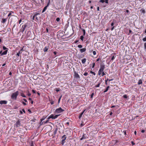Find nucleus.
Masks as SVG:
<instances>
[{
  "label": "nucleus",
  "instance_id": "48",
  "mask_svg": "<svg viewBox=\"0 0 146 146\" xmlns=\"http://www.w3.org/2000/svg\"><path fill=\"white\" fill-rule=\"evenodd\" d=\"M32 91L33 93H35L36 91L34 90H32Z\"/></svg>",
  "mask_w": 146,
  "mask_h": 146
},
{
  "label": "nucleus",
  "instance_id": "1",
  "mask_svg": "<svg viewBox=\"0 0 146 146\" xmlns=\"http://www.w3.org/2000/svg\"><path fill=\"white\" fill-rule=\"evenodd\" d=\"M105 68V66L104 65H101L100 66V68L98 72V74L99 76H100L102 73L104 71V70Z\"/></svg>",
  "mask_w": 146,
  "mask_h": 146
},
{
  "label": "nucleus",
  "instance_id": "39",
  "mask_svg": "<svg viewBox=\"0 0 146 146\" xmlns=\"http://www.w3.org/2000/svg\"><path fill=\"white\" fill-rule=\"evenodd\" d=\"M86 138L85 137H84V135H83L82 137L80 139L81 140H82L83 139H85Z\"/></svg>",
  "mask_w": 146,
  "mask_h": 146
},
{
  "label": "nucleus",
  "instance_id": "33",
  "mask_svg": "<svg viewBox=\"0 0 146 146\" xmlns=\"http://www.w3.org/2000/svg\"><path fill=\"white\" fill-rule=\"evenodd\" d=\"M62 97V95H61L60 96L59 98V99H58V103H60V100H61V99Z\"/></svg>",
  "mask_w": 146,
  "mask_h": 146
},
{
  "label": "nucleus",
  "instance_id": "60",
  "mask_svg": "<svg viewBox=\"0 0 146 146\" xmlns=\"http://www.w3.org/2000/svg\"><path fill=\"white\" fill-rule=\"evenodd\" d=\"M23 100L25 101V102H27V100L26 99H23Z\"/></svg>",
  "mask_w": 146,
  "mask_h": 146
},
{
  "label": "nucleus",
  "instance_id": "6",
  "mask_svg": "<svg viewBox=\"0 0 146 146\" xmlns=\"http://www.w3.org/2000/svg\"><path fill=\"white\" fill-rule=\"evenodd\" d=\"M27 26V25L26 23L24 25H23L21 29V31L23 33L25 30V29Z\"/></svg>",
  "mask_w": 146,
  "mask_h": 146
},
{
  "label": "nucleus",
  "instance_id": "31",
  "mask_svg": "<svg viewBox=\"0 0 146 146\" xmlns=\"http://www.w3.org/2000/svg\"><path fill=\"white\" fill-rule=\"evenodd\" d=\"M65 140L64 139H62V141H61V144L63 145L64 144V143H65Z\"/></svg>",
  "mask_w": 146,
  "mask_h": 146
},
{
  "label": "nucleus",
  "instance_id": "29",
  "mask_svg": "<svg viewBox=\"0 0 146 146\" xmlns=\"http://www.w3.org/2000/svg\"><path fill=\"white\" fill-rule=\"evenodd\" d=\"M21 96L22 97H24V98H26V96L25 95L24 93H21Z\"/></svg>",
  "mask_w": 146,
  "mask_h": 146
},
{
  "label": "nucleus",
  "instance_id": "34",
  "mask_svg": "<svg viewBox=\"0 0 146 146\" xmlns=\"http://www.w3.org/2000/svg\"><path fill=\"white\" fill-rule=\"evenodd\" d=\"M94 94V93H92L90 95V98L92 99L93 98V96Z\"/></svg>",
  "mask_w": 146,
  "mask_h": 146
},
{
  "label": "nucleus",
  "instance_id": "2",
  "mask_svg": "<svg viewBox=\"0 0 146 146\" xmlns=\"http://www.w3.org/2000/svg\"><path fill=\"white\" fill-rule=\"evenodd\" d=\"M19 94V92L18 91H17L14 93H13L11 96V98L13 99L16 100Z\"/></svg>",
  "mask_w": 146,
  "mask_h": 146
},
{
  "label": "nucleus",
  "instance_id": "55",
  "mask_svg": "<svg viewBox=\"0 0 146 146\" xmlns=\"http://www.w3.org/2000/svg\"><path fill=\"white\" fill-rule=\"evenodd\" d=\"M21 21H22V19H20L19 21V24H20L21 22Z\"/></svg>",
  "mask_w": 146,
  "mask_h": 146
},
{
  "label": "nucleus",
  "instance_id": "10",
  "mask_svg": "<svg viewBox=\"0 0 146 146\" xmlns=\"http://www.w3.org/2000/svg\"><path fill=\"white\" fill-rule=\"evenodd\" d=\"M40 14L39 13H36L33 16V20L36 17V19L37 20H38V17H36L38 15H39Z\"/></svg>",
  "mask_w": 146,
  "mask_h": 146
},
{
  "label": "nucleus",
  "instance_id": "14",
  "mask_svg": "<svg viewBox=\"0 0 146 146\" xmlns=\"http://www.w3.org/2000/svg\"><path fill=\"white\" fill-rule=\"evenodd\" d=\"M12 13H14V12L13 11H11L10 12V13L9 14L8 16V17H9V19L10 18V16H13V15H12Z\"/></svg>",
  "mask_w": 146,
  "mask_h": 146
},
{
  "label": "nucleus",
  "instance_id": "37",
  "mask_svg": "<svg viewBox=\"0 0 146 146\" xmlns=\"http://www.w3.org/2000/svg\"><path fill=\"white\" fill-rule=\"evenodd\" d=\"M30 146H34V143L33 142V141H32L31 142V143L30 144Z\"/></svg>",
  "mask_w": 146,
  "mask_h": 146
},
{
  "label": "nucleus",
  "instance_id": "50",
  "mask_svg": "<svg viewBox=\"0 0 146 146\" xmlns=\"http://www.w3.org/2000/svg\"><path fill=\"white\" fill-rule=\"evenodd\" d=\"M131 143L132 144V145H135V143L133 141H131Z\"/></svg>",
  "mask_w": 146,
  "mask_h": 146
},
{
  "label": "nucleus",
  "instance_id": "21",
  "mask_svg": "<svg viewBox=\"0 0 146 146\" xmlns=\"http://www.w3.org/2000/svg\"><path fill=\"white\" fill-rule=\"evenodd\" d=\"M142 81L141 80H139L138 82V85H140L142 84Z\"/></svg>",
  "mask_w": 146,
  "mask_h": 146
},
{
  "label": "nucleus",
  "instance_id": "23",
  "mask_svg": "<svg viewBox=\"0 0 146 146\" xmlns=\"http://www.w3.org/2000/svg\"><path fill=\"white\" fill-rule=\"evenodd\" d=\"M22 53V52H21V51H19V52H18L16 55V56H19L20 54H21Z\"/></svg>",
  "mask_w": 146,
  "mask_h": 146
},
{
  "label": "nucleus",
  "instance_id": "58",
  "mask_svg": "<svg viewBox=\"0 0 146 146\" xmlns=\"http://www.w3.org/2000/svg\"><path fill=\"white\" fill-rule=\"evenodd\" d=\"M2 53H3V52H2V50H1V51H0V54L2 56Z\"/></svg>",
  "mask_w": 146,
  "mask_h": 146
},
{
  "label": "nucleus",
  "instance_id": "42",
  "mask_svg": "<svg viewBox=\"0 0 146 146\" xmlns=\"http://www.w3.org/2000/svg\"><path fill=\"white\" fill-rule=\"evenodd\" d=\"M78 46L79 48H82V46L81 44L78 45Z\"/></svg>",
  "mask_w": 146,
  "mask_h": 146
},
{
  "label": "nucleus",
  "instance_id": "26",
  "mask_svg": "<svg viewBox=\"0 0 146 146\" xmlns=\"http://www.w3.org/2000/svg\"><path fill=\"white\" fill-rule=\"evenodd\" d=\"M49 101L50 102V103L51 105H53L54 104V102L52 100H49Z\"/></svg>",
  "mask_w": 146,
  "mask_h": 146
},
{
  "label": "nucleus",
  "instance_id": "12",
  "mask_svg": "<svg viewBox=\"0 0 146 146\" xmlns=\"http://www.w3.org/2000/svg\"><path fill=\"white\" fill-rule=\"evenodd\" d=\"M86 49L85 48H83L80 49V52L81 53H83L86 51Z\"/></svg>",
  "mask_w": 146,
  "mask_h": 146
},
{
  "label": "nucleus",
  "instance_id": "11",
  "mask_svg": "<svg viewBox=\"0 0 146 146\" xmlns=\"http://www.w3.org/2000/svg\"><path fill=\"white\" fill-rule=\"evenodd\" d=\"M100 2L102 3H103L104 2L106 3H108V0H100L99 1Z\"/></svg>",
  "mask_w": 146,
  "mask_h": 146
},
{
  "label": "nucleus",
  "instance_id": "44",
  "mask_svg": "<svg viewBox=\"0 0 146 146\" xmlns=\"http://www.w3.org/2000/svg\"><path fill=\"white\" fill-rule=\"evenodd\" d=\"M143 41H146V36H145V38H144L143 39Z\"/></svg>",
  "mask_w": 146,
  "mask_h": 146
},
{
  "label": "nucleus",
  "instance_id": "46",
  "mask_svg": "<svg viewBox=\"0 0 146 146\" xmlns=\"http://www.w3.org/2000/svg\"><path fill=\"white\" fill-rule=\"evenodd\" d=\"M88 75V73L87 72H85L84 74V75L85 76H87Z\"/></svg>",
  "mask_w": 146,
  "mask_h": 146
},
{
  "label": "nucleus",
  "instance_id": "13",
  "mask_svg": "<svg viewBox=\"0 0 146 146\" xmlns=\"http://www.w3.org/2000/svg\"><path fill=\"white\" fill-rule=\"evenodd\" d=\"M49 48L48 46H46L43 49L44 52H47Z\"/></svg>",
  "mask_w": 146,
  "mask_h": 146
},
{
  "label": "nucleus",
  "instance_id": "30",
  "mask_svg": "<svg viewBox=\"0 0 146 146\" xmlns=\"http://www.w3.org/2000/svg\"><path fill=\"white\" fill-rule=\"evenodd\" d=\"M3 49L4 50H8V49L7 48V47H5V46H3Z\"/></svg>",
  "mask_w": 146,
  "mask_h": 146
},
{
  "label": "nucleus",
  "instance_id": "16",
  "mask_svg": "<svg viewBox=\"0 0 146 146\" xmlns=\"http://www.w3.org/2000/svg\"><path fill=\"white\" fill-rule=\"evenodd\" d=\"M7 18L3 19L1 21V23H4L6 22L7 20Z\"/></svg>",
  "mask_w": 146,
  "mask_h": 146
},
{
  "label": "nucleus",
  "instance_id": "36",
  "mask_svg": "<svg viewBox=\"0 0 146 146\" xmlns=\"http://www.w3.org/2000/svg\"><path fill=\"white\" fill-rule=\"evenodd\" d=\"M90 73L92 74H93L94 76H95L96 75V74L93 72L91 71L90 72Z\"/></svg>",
  "mask_w": 146,
  "mask_h": 146
},
{
  "label": "nucleus",
  "instance_id": "45",
  "mask_svg": "<svg viewBox=\"0 0 146 146\" xmlns=\"http://www.w3.org/2000/svg\"><path fill=\"white\" fill-rule=\"evenodd\" d=\"M108 80H109V79L108 78H107L106 80H105V84L106 85L107 84V81Z\"/></svg>",
  "mask_w": 146,
  "mask_h": 146
},
{
  "label": "nucleus",
  "instance_id": "49",
  "mask_svg": "<svg viewBox=\"0 0 146 146\" xmlns=\"http://www.w3.org/2000/svg\"><path fill=\"white\" fill-rule=\"evenodd\" d=\"M102 76L106 74L104 72V71H103L102 73Z\"/></svg>",
  "mask_w": 146,
  "mask_h": 146
},
{
  "label": "nucleus",
  "instance_id": "47",
  "mask_svg": "<svg viewBox=\"0 0 146 146\" xmlns=\"http://www.w3.org/2000/svg\"><path fill=\"white\" fill-rule=\"evenodd\" d=\"M93 53L94 55H95L96 54V52L95 51H93Z\"/></svg>",
  "mask_w": 146,
  "mask_h": 146
},
{
  "label": "nucleus",
  "instance_id": "28",
  "mask_svg": "<svg viewBox=\"0 0 146 146\" xmlns=\"http://www.w3.org/2000/svg\"><path fill=\"white\" fill-rule=\"evenodd\" d=\"M83 32V35L84 36H85V34H86V31H85V29H82Z\"/></svg>",
  "mask_w": 146,
  "mask_h": 146
},
{
  "label": "nucleus",
  "instance_id": "22",
  "mask_svg": "<svg viewBox=\"0 0 146 146\" xmlns=\"http://www.w3.org/2000/svg\"><path fill=\"white\" fill-rule=\"evenodd\" d=\"M66 138V136L65 135H64L62 137V139L65 140Z\"/></svg>",
  "mask_w": 146,
  "mask_h": 146
},
{
  "label": "nucleus",
  "instance_id": "57",
  "mask_svg": "<svg viewBox=\"0 0 146 146\" xmlns=\"http://www.w3.org/2000/svg\"><path fill=\"white\" fill-rule=\"evenodd\" d=\"M22 110L23 111L24 113H25V110L24 109H23Z\"/></svg>",
  "mask_w": 146,
  "mask_h": 146
},
{
  "label": "nucleus",
  "instance_id": "43",
  "mask_svg": "<svg viewBox=\"0 0 146 146\" xmlns=\"http://www.w3.org/2000/svg\"><path fill=\"white\" fill-rule=\"evenodd\" d=\"M115 57L114 56H113L112 58H111V60H113L115 59Z\"/></svg>",
  "mask_w": 146,
  "mask_h": 146
},
{
  "label": "nucleus",
  "instance_id": "9",
  "mask_svg": "<svg viewBox=\"0 0 146 146\" xmlns=\"http://www.w3.org/2000/svg\"><path fill=\"white\" fill-rule=\"evenodd\" d=\"M7 103V101L5 100H1L0 101V104L2 105L3 104H5Z\"/></svg>",
  "mask_w": 146,
  "mask_h": 146
},
{
  "label": "nucleus",
  "instance_id": "53",
  "mask_svg": "<svg viewBox=\"0 0 146 146\" xmlns=\"http://www.w3.org/2000/svg\"><path fill=\"white\" fill-rule=\"evenodd\" d=\"M57 129H56L54 131V134H55L56 133V132H57Z\"/></svg>",
  "mask_w": 146,
  "mask_h": 146
},
{
  "label": "nucleus",
  "instance_id": "25",
  "mask_svg": "<svg viewBox=\"0 0 146 146\" xmlns=\"http://www.w3.org/2000/svg\"><path fill=\"white\" fill-rule=\"evenodd\" d=\"M86 61V58H84L82 60V63L83 64H84L85 63Z\"/></svg>",
  "mask_w": 146,
  "mask_h": 146
},
{
  "label": "nucleus",
  "instance_id": "41",
  "mask_svg": "<svg viewBox=\"0 0 146 146\" xmlns=\"http://www.w3.org/2000/svg\"><path fill=\"white\" fill-rule=\"evenodd\" d=\"M95 63L94 62L92 64V68H94L95 66Z\"/></svg>",
  "mask_w": 146,
  "mask_h": 146
},
{
  "label": "nucleus",
  "instance_id": "27",
  "mask_svg": "<svg viewBox=\"0 0 146 146\" xmlns=\"http://www.w3.org/2000/svg\"><path fill=\"white\" fill-rule=\"evenodd\" d=\"M100 84V82L98 84L96 85L95 86V87L96 88L99 87Z\"/></svg>",
  "mask_w": 146,
  "mask_h": 146
},
{
  "label": "nucleus",
  "instance_id": "59",
  "mask_svg": "<svg viewBox=\"0 0 146 146\" xmlns=\"http://www.w3.org/2000/svg\"><path fill=\"white\" fill-rule=\"evenodd\" d=\"M53 53L55 55H56L57 54V52L56 51H54L53 52Z\"/></svg>",
  "mask_w": 146,
  "mask_h": 146
},
{
  "label": "nucleus",
  "instance_id": "19",
  "mask_svg": "<svg viewBox=\"0 0 146 146\" xmlns=\"http://www.w3.org/2000/svg\"><path fill=\"white\" fill-rule=\"evenodd\" d=\"M49 120V119H48L46 121H43L42 122V123L40 124L41 125H42L43 124H45L46 123H47L48 122Z\"/></svg>",
  "mask_w": 146,
  "mask_h": 146
},
{
  "label": "nucleus",
  "instance_id": "24",
  "mask_svg": "<svg viewBox=\"0 0 146 146\" xmlns=\"http://www.w3.org/2000/svg\"><path fill=\"white\" fill-rule=\"evenodd\" d=\"M113 141L115 142V144H116L117 143L119 142V141L118 140H113Z\"/></svg>",
  "mask_w": 146,
  "mask_h": 146
},
{
  "label": "nucleus",
  "instance_id": "51",
  "mask_svg": "<svg viewBox=\"0 0 146 146\" xmlns=\"http://www.w3.org/2000/svg\"><path fill=\"white\" fill-rule=\"evenodd\" d=\"M31 95V94L29 92H28V94H27L28 96H30Z\"/></svg>",
  "mask_w": 146,
  "mask_h": 146
},
{
  "label": "nucleus",
  "instance_id": "5",
  "mask_svg": "<svg viewBox=\"0 0 146 146\" xmlns=\"http://www.w3.org/2000/svg\"><path fill=\"white\" fill-rule=\"evenodd\" d=\"M74 78L76 79H80V77L78 74L75 71H74Z\"/></svg>",
  "mask_w": 146,
  "mask_h": 146
},
{
  "label": "nucleus",
  "instance_id": "20",
  "mask_svg": "<svg viewBox=\"0 0 146 146\" xmlns=\"http://www.w3.org/2000/svg\"><path fill=\"white\" fill-rule=\"evenodd\" d=\"M110 86H108L106 87V90H105L104 91V93H105V92H107V91H108V90L109 89V88H110Z\"/></svg>",
  "mask_w": 146,
  "mask_h": 146
},
{
  "label": "nucleus",
  "instance_id": "4",
  "mask_svg": "<svg viewBox=\"0 0 146 146\" xmlns=\"http://www.w3.org/2000/svg\"><path fill=\"white\" fill-rule=\"evenodd\" d=\"M64 111V110L62 109L60 107L56 109L55 112L57 113H61Z\"/></svg>",
  "mask_w": 146,
  "mask_h": 146
},
{
  "label": "nucleus",
  "instance_id": "52",
  "mask_svg": "<svg viewBox=\"0 0 146 146\" xmlns=\"http://www.w3.org/2000/svg\"><path fill=\"white\" fill-rule=\"evenodd\" d=\"M22 103H23V104L24 105H26V104L24 102H22Z\"/></svg>",
  "mask_w": 146,
  "mask_h": 146
},
{
  "label": "nucleus",
  "instance_id": "38",
  "mask_svg": "<svg viewBox=\"0 0 146 146\" xmlns=\"http://www.w3.org/2000/svg\"><path fill=\"white\" fill-rule=\"evenodd\" d=\"M123 97L125 98H127V96L126 94H125V95H123Z\"/></svg>",
  "mask_w": 146,
  "mask_h": 146
},
{
  "label": "nucleus",
  "instance_id": "35",
  "mask_svg": "<svg viewBox=\"0 0 146 146\" xmlns=\"http://www.w3.org/2000/svg\"><path fill=\"white\" fill-rule=\"evenodd\" d=\"M46 117H43L42 118H41V119H40V120H41V123H42V121H43V120H44L45 118Z\"/></svg>",
  "mask_w": 146,
  "mask_h": 146
},
{
  "label": "nucleus",
  "instance_id": "3",
  "mask_svg": "<svg viewBox=\"0 0 146 146\" xmlns=\"http://www.w3.org/2000/svg\"><path fill=\"white\" fill-rule=\"evenodd\" d=\"M59 115H56L54 116V115L52 114L47 118V119H49L50 118L55 119L57 118V117Z\"/></svg>",
  "mask_w": 146,
  "mask_h": 146
},
{
  "label": "nucleus",
  "instance_id": "56",
  "mask_svg": "<svg viewBox=\"0 0 146 146\" xmlns=\"http://www.w3.org/2000/svg\"><path fill=\"white\" fill-rule=\"evenodd\" d=\"M56 91L57 92H58V91H59V89H58L56 88Z\"/></svg>",
  "mask_w": 146,
  "mask_h": 146
},
{
  "label": "nucleus",
  "instance_id": "40",
  "mask_svg": "<svg viewBox=\"0 0 146 146\" xmlns=\"http://www.w3.org/2000/svg\"><path fill=\"white\" fill-rule=\"evenodd\" d=\"M60 18L58 17L56 19V20L57 22H59V21H60Z\"/></svg>",
  "mask_w": 146,
  "mask_h": 146
},
{
  "label": "nucleus",
  "instance_id": "15",
  "mask_svg": "<svg viewBox=\"0 0 146 146\" xmlns=\"http://www.w3.org/2000/svg\"><path fill=\"white\" fill-rule=\"evenodd\" d=\"M86 109H85V110H84V111L82 112L80 114V115H79V119H80V118L81 117H82V115L83 114L84 112L86 110Z\"/></svg>",
  "mask_w": 146,
  "mask_h": 146
},
{
  "label": "nucleus",
  "instance_id": "18",
  "mask_svg": "<svg viewBox=\"0 0 146 146\" xmlns=\"http://www.w3.org/2000/svg\"><path fill=\"white\" fill-rule=\"evenodd\" d=\"M140 11L141 13H143V14H144L145 13V10L143 9H141L140 10Z\"/></svg>",
  "mask_w": 146,
  "mask_h": 146
},
{
  "label": "nucleus",
  "instance_id": "63",
  "mask_svg": "<svg viewBox=\"0 0 146 146\" xmlns=\"http://www.w3.org/2000/svg\"><path fill=\"white\" fill-rule=\"evenodd\" d=\"M141 132L142 133H143L145 132V130H142L141 131Z\"/></svg>",
  "mask_w": 146,
  "mask_h": 146
},
{
  "label": "nucleus",
  "instance_id": "54",
  "mask_svg": "<svg viewBox=\"0 0 146 146\" xmlns=\"http://www.w3.org/2000/svg\"><path fill=\"white\" fill-rule=\"evenodd\" d=\"M123 133H124V134L125 135H126V131H123Z\"/></svg>",
  "mask_w": 146,
  "mask_h": 146
},
{
  "label": "nucleus",
  "instance_id": "64",
  "mask_svg": "<svg viewBox=\"0 0 146 146\" xmlns=\"http://www.w3.org/2000/svg\"><path fill=\"white\" fill-rule=\"evenodd\" d=\"M46 33H48V29L47 28L46 29Z\"/></svg>",
  "mask_w": 146,
  "mask_h": 146
},
{
  "label": "nucleus",
  "instance_id": "7",
  "mask_svg": "<svg viewBox=\"0 0 146 146\" xmlns=\"http://www.w3.org/2000/svg\"><path fill=\"white\" fill-rule=\"evenodd\" d=\"M15 126L16 127H19L21 125L20 121L19 120H18L16 123Z\"/></svg>",
  "mask_w": 146,
  "mask_h": 146
},
{
  "label": "nucleus",
  "instance_id": "61",
  "mask_svg": "<svg viewBox=\"0 0 146 146\" xmlns=\"http://www.w3.org/2000/svg\"><path fill=\"white\" fill-rule=\"evenodd\" d=\"M28 111L30 113H31V110L30 109H28Z\"/></svg>",
  "mask_w": 146,
  "mask_h": 146
},
{
  "label": "nucleus",
  "instance_id": "32",
  "mask_svg": "<svg viewBox=\"0 0 146 146\" xmlns=\"http://www.w3.org/2000/svg\"><path fill=\"white\" fill-rule=\"evenodd\" d=\"M84 35H82V36H80V39H81V40H82V41H83V39H84Z\"/></svg>",
  "mask_w": 146,
  "mask_h": 146
},
{
  "label": "nucleus",
  "instance_id": "8",
  "mask_svg": "<svg viewBox=\"0 0 146 146\" xmlns=\"http://www.w3.org/2000/svg\"><path fill=\"white\" fill-rule=\"evenodd\" d=\"M50 2V0H49L48 3L47 5L45 7H44L42 11V13L44 12L46 10V9L47 8V7H48V6L49 5Z\"/></svg>",
  "mask_w": 146,
  "mask_h": 146
},
{
  "label": "nucleus",
  "instance_id": "17",
  "mask_svg": "<svg viewBox=\"0 0 146 146\" xmlns=\"http://www.w3.org/2000/svg\"><path fill=\"white\" fill-rule=\"evenodd\" d=\"M7 52H8V50H5V51L3 52V53H2V55L7 54Z\"/></svg>",
  "mask_w": 146,
  "mask_h": 146
},
{
  "label": "nucleus",
  "instance_id": "62",
  "mask_svg": "<svg viewBox=\"0 0 146 146\" xmlns=\"http://www.w3.org/2000/svg\"><path fill=\"white\" fill-rule=\"evenodd\" d=\"M126 12L127 13H129V10H126Z\"/></svg>",
  "mask_w": 146,
  "mask_h": 146
}]
</instances>
